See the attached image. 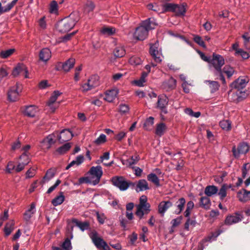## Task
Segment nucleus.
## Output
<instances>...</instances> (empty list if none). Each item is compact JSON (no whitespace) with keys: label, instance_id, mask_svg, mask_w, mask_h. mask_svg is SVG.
<instances>
[{"label":"nucleus","instance_id":"obj_51","mask_svg":"<svg viewBox=\"0 0 250 250\" xmlns=\"http://www.w3.org/2000/svg\"><path fill=\"white\" fill-rule=\"evenodd\" d=\"M193 41L196 43H197L199 45H200V46H201L204 48H206V46L205 44V42L200 36H199L198 35H193Z\"/></svg>","mask_w":250,"mask_h":250},{"label":"nucleus","instance_id":"obj_18","mask_svg":"<svg viewBox=\"0 0 250 250\" xmlns=\"http://www.w3.org/2000/svg\"><path fill=\"white\" fill-rule=\"evenodd\" d=\"M27 69L26 66L23 64H19L13 69L12 75L14 77H16L19 75H24L25 78H28L27 76Z\"/></svg>","mask_w":250,"mask_h":250},{"label":"nucleus","instance_id":"obj_61","mask_svg":"<svg viewBox=\"0 0 250 250\" xmlns=\"http://www.w3.org/2000/svg\"><path fill=\"white\" fill-rule=\"evenodd\" d=\"M15 168L16 167L14 163L12 162H9L7 166L6 172L8 173H11L12 172V170H15Z\"/></svg>","mask_w":250,"mask_h":250},{"label":"nucleus","instance_id":"obj_32","mask_svg":"<svg viewBox=\"0 0 250 250\" xmlns=\"http://www.w3.org/2000/svg\"><path fill=\"white\" fill-rule=\"evenodd\" d=\"M218 191V189L215 186H208L205 189V193L208 196H212L216 194Z\"/></svg>","mask_w":250,"mask_h":250},{"label":"nucleus","instance_id":"obj_22","mask_svg":"<svg viewBox=\"0 0 250 250\" xmlns=\"http://www.w3.org/2000/svg\"><path fill=\"white\" fill-rule=\"evenodd\" d=\"M237 197L241 202L246 203L250 200V191L243 189L238 192Z\"/></svg>","mask_w":250,"mask_h":250},{"label":"nucleus","instance_id":"obj_60","mask_svg":"<svg viewBox=\"0 0 250 250\" xmlns=\"http://www.w3.org/2000/svg\"><path fill=\"white\" fill-rule=\"evenodd\" d=\"M129 110V106L125 104H121L120 105L119 111L123 114L128 113Z\"/></svg>","mask_w":250,"mask_h":250},{"label":"nucleus","instance_id":"obj_33","mask_svg":"<svg viewBox=\"0 0 250 250\" xmlns=\"http://www.w3.org/2000/svg\"><path fill=\"white\" fill-rule=\"evenodd\" d=\"M197 223L195 218H187L184 225V229L185 230L189 231L190 229V226L192 228H194L196 226Z\"/></svg>","mask_w":250,"mask_h":250},{"label":"nucleus","instance_id":"obj_34","mask_svg":"<svg viewBox=\"0 0 250 250\" xmlns=\"http://www.w3.org/2000/svg\"><path fill=\"white\" fill-rule=\"evenodd\" d=\"M18 0H13L11 2L8 3L6 6L2 7L0 2V14L7 12L10 11L16 4Z\"/></svg>","mask_w":250,"mask_h":250},{"label":"nucleus","instance_id":"obj_5","mask_svg":"<svg viewBox=\"0 0 250 250\" xmlns=\"http://www.w3.org/2000/svg\"><path fill=\"white\" fill-rule=\"evenodd\" d=\"M172 12L177 16H184L186 12L185 6L183 4L179 5L173 3H166L163 5L162 13Z\"/></svg>","mask_w":250,"mask_h":250},{"label":"nucleus","instance_id":"obj_11","mask_svg":"<svg viewBox=\"0 0 250 250\" xmlns=\"http://www.w3.org/2000/svg\"><path fill=\"white\" fill-rule=\"evenodd\" d=\"M56 140L55 133L50 134L41 142V146L43 150L48 149L55 143Z\"/></svg>","mask_w":250,"mask_h":250},{"label":"nucleus","instance_id":"obj_31","mask_svg":"<svg viewBox=\"0 0 250 250\" xmlns=\"http://www.w3.org/2000/svg\"><path fill=\"white\" fill-rule=\"evenodd\" d=\"M55 175V170L54 169H49L46 172L45 175L42 178V183H45L52 179Z\"/></svg>","mask_w":250,"mask_h":250},{"label":"nucleus","instance_id":"obj_12","mask_svg":"<svg viewBox=\"0 0 250 250\" xmlns=\"http://www.w3.org/2000/svg\"><path fill=\"white\" fill-rule=\"evenodd\" d=\"M131 188L134 189L137 192L149 189L148 184L147 181L145 179L140 180L136 183L131 182Z\"/></svg>","mask_w":250,"mask_h":250},{"label":"nucleus","instance_id":"obj_46","mask_svg":"<svg viewBox=\"0 0 250 250\" xmlns=\"http://www.w3.org/2000/svg\"><path fill=\"white\" fill-rule=\"evenodd\" d=\"M115 32V29L112 27H103L101 30V33L105 36L113 35Z\"/></svg>","mask_w":250,"mask_h":250},{"label":"nucleus","instance_id":"obj_42","mask_svg":"<svg viewBox=\"0 0 250 250\" xmlns=\"http://www.w3.org/2000/svg\"><path fill=\"white\" fill-rule=\"evenodd\" d=\"M200 206L205 209L209 208L210 205V200L208 197H203L200 199Z\"/></svg>","mask_w":250,"mask_h":250},{"label":"nucleus","instance_id":"obj_49","mask_svg":"<svg viewBox=\"0 0 250 250\" xmlns=\"http://www.w3.org/2000/svg\"><path fill=\"white\" fill-rule=\"evenodd\" d=\"M154 118L149 117L147 118L144 124V127L146 130H150L152 129L154 124Z\"/></svg>","mask_w":250,"mask_h":250},{"label":"nucleus","instance_id":"obj_59","mask_svg":"<svg viewBox=\"0 0 250 250\" xmlns=\"http://www.w3.org/2000/svg\"><path fill=\"white\" fill-rule=\"evenodd\" d=\"M182 219L183 217L180 216L175 219H173L171 222L172 227L175 228L178 226L181 223Z\"/></svg>","mask_w":250,"mask_h":250},{"label":"nucleus","instance_id":"obj_36","mask_svg":"<svg viewBox=\"0 0 250 250\" xmlns=\"http://www.w3.org/2000/svg\"><path fill=\"white\" fill-rule=\"evenodd\" d=\"M14 222L11 220L8 222L5 225L4 229L5 234L6 236L9 235L14 229Z\"/></svg>","mask_w":250,"mask_h":250},{"label":"nucleus","instance_id":"obj_21","mask_svg":"<svg viewBox=\"0 0 250 250\" xmlns=\"http://www.w3.org/2000/svg\"><path fill=\"white\" fill-rule=\"evenodd\" d=\"M176 86V80L172 77L165 81L162 85L163 89L166 91H170L174 89Z\"/></svg>","mask_w":250,"mask_h":250},{"label":"nucleus","instance_id":"obj_14","mask_svg":"<svg viewBox=\"0 0 250 250\" xmlns=\"http://www.w3.org/2000/svg\"><path fill=\"white\" fill-rule=\"evenodd\" d=\"M147 197L145 195H143L140 198V202L139 205L137 206V210L135 213L136 215H139L141 217L143 214L142 213L141 209L143 208H146L149 210V208H150V204L147 202Z\"/></svg>","mask_w":250,"mask_h":250},{"label":"nucleus","instance_id":"obj_24","mask_svg":"<svg viewBox=\"0 0 250 250\" xmlns=\"http://www.w3.org/2000/svg\"><path fill=\"white\" fill-rule=\"evenodd\" d=\"M118 93L117 89L108 90L105 94L104 99L108 102H112L117 97Z\"/></svg>","mask_w":250,"mask_h":250},{"label":"nucleus","instance_id":"obj_17","mask_svg":"<svg viewBox=\"0 0 250 250\" xmlns=\"http://www.w3.org/2000/svg\"><path fill=\"white\" fill-rule=\"evenodd\" d=\"M159 43L156 42L154 44L151 45L149 50V53L156 62H160L162 61L161 59V53L158 50Z\"/></svg>","mask_w":250,"mask_h":250},{"label":"nucleus","instance_id":"obj_23","mask_svg":"<svg viewBox=\"0 0 250 250\" xmlns=\"http://www.w3.org/2000/svg\"><path fill=\"white\" fill-rule=\"evenodd\" d=\"M172 206V203L170 201H162L158 206V211L159 213L164 215L166 211Z\"/></svg>","mask_w":250,"mask_h":250},{"label":"nucleus","instance_id":"obj_28","mask_svg":"<svg viewBox=\"0 0 250 250\" xmlns=\"http://www.w3.org/2000/svg\"><path fill=\"white\" fill-rule=\"evenodd\" d=\"M35 204L34 203H32L30 205V208L24 213V219L26 221H29L32 216L35 213Z\"/></svg>","mask_w":250,"mask_h":250},{"label":"nucleus","instance_id":"obj_64","mask_svg":"<svg viewBox=\"0 0 250 250\" xmlns=\"http://www.w3.org/2000/svg\"><path fill=\"white\" fill-rule=\"evenodd\" d=\"M82 69V65H80L75 68V72L74 75V80L77 82L79 80V74L80 71Z\"/></svg>","mask_w":250,"mask_h":250},{"label":"nucleus","instance_id":"obj_48","mask_svg":"<svg viewBox=\"0 0 250 250\" xmlns=\"http://www.w3.org/2000/svg\"><path fill=\"white\" fill-rule=\"evenodd\" d=\"M223 73H225L228 78H230L234 74L235 71L233 67L229 65H225L222 69Z\"/></svg>","mask_w":250,"mask_h":250},{"label":"nucleus","instance_id":"obj_10","mask_svg":"<svg viewBox=\"0 0 250 250\" xmlns=\"http://www.w3.org/2000/svg\"><path fill=\"white\" fill-rule=\"evenodd\" d=\"M168 99L165 95L158 96L157 102V108L161 110V113L166 114L167 113V106L168 104Z\"/></svg>","mask_w":250,"mask_h":250},{"label":"nucleus","instance_id":"obj_54","mask_svg":"<svg viewBox=\"0 0 250 250\" xmlns=\"http://www.w3.org/2000/svg\"><path fill=\"white\" fill-rule=\"evenodd\" d=\"M106 142V136L102 134L100 136L94 141V143L97 145H100Z\"/></svg>","mask_w":250,"mask_h":250},{"label":"nucleus","instance_id":"obj_62","mask_svg":"<svg viewBox=\"0 0 250 250\" xmlns=\"http://www.w3.org/2000/svg\"><path fill=\"white\" fill-rule=\"evenodd\" d=\"M61 181L59 179H58L56 181L55 184L48 188V189L47 191V193H48V194L51 193L61 184Z\"/></svg>","mask_w":250,"mask_h":250},{"label":"nucleus","instance_id":"obj_45","mask_svg":"<svg viewBox=\"0 0 250 250\" xmlns=\"http://www.w3.org/2000/svg\"><path fill=\"white\" fill-rule=\"evenodd\" d=\"M220 127L224 130L229 131L231 128V122L228 120H224L220 122Z\"/></svg>","mask_w":250,"mask_h":250},{"label":"nucleus","instance_id":"obj_39","mask_svg":"<svg viewBox=\"0 0 250 250\" xmlns=\"http://www.w3.org/2000/svg\"><path fill=\"white\" fill-rule=\"evenodd\" d=\"M71 147V144L70 143H66L61 147H59L56 151L58 153V155H63L67 151L69 150Z\"/></svg>","mask_w":250,"mask_h":250},{"label":"nucleus","instance_id":"obj_43","mask_svg":"<svg viewBox=\"0 0 250 250\" xmlns=\"http://www.w3.org/2000/svg\"><path fill=\"white\" fill-rule=\"evenodd\" d=\"M147 178L149 181L153 183L157 187L160 186L159 179L155 174L151 173L147 175Z\"/></svg>","mask_w":250,"mask_h":250},{"label":"nucleus","instance_id":"obj_47","mask_svg":"<svg viewBox=\"0 0 250 250\" xmlns=\"http://www.w3.org/2000/svg\"><path fill=\"white\" fill-rule=\"evenodd\" d=\"M233 96L235 98L234 100H235L236 102H239L246 98L247 94L244 91H239L233 93Z\"/></svg>","mask_w":250,"mask_h":250},{"label":"nucleus","instance_id":"obj_27","mask_svg":"<svg viewBox=\"0 0 250 250\" xmlns=\"http://www.w3.org/2000/svg\"><path fill=\"white\" fill-rule=\"evenodd\" d=\"M185 204V199L183 197L180 198L176 203V209L174 211V213L177 215L180 214L184 209Z\"/></svg>","mask_w":250,"mask_h":250},{"label":"nucleus","instance_id":"obj_20","mask_svg":"<svg viewBox=\"0 0 250 250\" xmlns=\"http://www.w3.org/2000/svg\"><path fill=\"white\" fill-rule=\"evenodd\" d=\"M249 150V146L247 144L243 143L240 144L237 147V152L235 148L234 147L232 149V151L234 156H236L238 155H244Z\"/></svg>","mask_w":250,"mask_h":250},{"label":"nucleus","instance_id":"obj_44","mask_svg":"<svg viewBox=\"0 0 250 250\" xmlns=\"http://www.w3.org/2000/svg\"><path fill=\"white\" fill-rule=\"evenodd\" d=\"M60 195L56 197L52 201V204L54 206H57L62 204L64 200V196L63 195L62 192L60 193Z\"/></svg>","mask_w":250,"mask_h":250},{"label":"nucleus","instance_id":"obj_3","mask_svg":"<svg viewBox=\"0 0 250 250\" xmlns=\"http://www.w3.org/2000/svg\"><path fill=\"white\" fill-rule=\"evenodd\" d=\"M225 64V60L223 56L219 54L213 53L212 58L209 63L210 69L214 68L213 73L215 76H219L220 79L223 84H226L225 77L223 75L222 67Z\"/></svg>","mask_w":250,"mask_h":250},{"label":"nucleus","instance_id":"obj_57","mask_svg":"<svg viewBox=\"0 0 250 250\" xmlns=\"http://www.w3.org/2000/svg\"><path fill=\"white\" fill-rule=\"evenodd\" d=\"M242 38L244 39V45L245 46V47L246 48H250L249 46H248V44L250 42V37L249 36V34L248 33H245L244 34H243L242 36Z\"/></svg>","mask_w":250,"mask_h":250},{"label":"nucleus","instance_id":"obj_1","mask_svg":"<svg viewBox=\"0 0 250 250\" xmlns=\"http://www.w3.org/2000/svg\"><path fill=\"white\" fill-rule=\"evenodd\" d=\"M156 25L150 18L142 21L140 25L136 28L133 34L134 38L139 41L145 40L148 36V31L154 29Z\"/></svg>","mask_w":250,"mask_h":250},{"label":"nucleus","instance_id":"obj_53","mask_svg":"<svg viewBox=\"0 0 250 250\" xmlns=\"http://www.w3.org/2000/svg\"><path fill=\"white\" fill-rule=\"evenodd\" d=\"M235 55L237 56H241L244 59H247L250 57L249 53L242 49L237 50V52L235 53Z\"/></svg>","mask_w":250,"mask_h":250},{"label":"nucleus","instance_id":"obj_55","mask_svg":"<svg viewBox=\"0 0 250 250\" xmlns=\"http://www.w3.org/2000/svg\"><path fill=\"white\" fill-rule=\"evenodd\" d=\"M58 11V3L56 1L53 0L50 4L49 12L51 13H55Z\"/></svg>","mask_w":250,"mask_h":250},{"label":"nucleus","instance_id":"obj_7","mask_svg":"<svg viewBox=\"0 0 250 250\" xmlns=\"http://www.w3.org/2000/svg\"><path fill=\"white\" fill-rule=\"evenodd\" d=\"M89 237L93 244L98 249H103L104 250H110V248L107 243L98 236V233L95 230H93L90 233Z\"/></svg>","mask_w":250,"mask_h":250},{"label":"nucleus","instance_id":"obj_16","mask_svg":"<svg viewBox=\"0 0 250 250\" xmlns=\"http://www.w3.org/2000/svg\"><path fill=\"white\" fill-rule=\"evenodd\" d=\"M248 82L249 79L247 77H240L231 83V86L240 90L244 88Z\"/></svg>","mask_w":250,"mask_h":250},{"label":"nucleus","instance_id":"obj_29","mask_svg":"<svg viewBox=\"0 0 250 250\" xmlns=\"http://www.w3.org/2000/svg\"><path fill=\"white\" fill-rule=\"evenodd\" d=\"M125 159H122L121 161L124 165L126 167H132L139 160L138 157H125Z\"/></svg>","mask_w":250,"mask_h":250},{"label":"nucleus","instance_id":"obj_8","mask_svg":"<svg viewBox=\"0 0 250 250\" xmlns=\"http://www.w3.org/2000/svg\"><path fill=\"white\" fill-rule=\"evenodd\" d=\"M22 90L21 85L19 83L11 87L7 93L8 100L11 102H14L19 99L20 94Z\"/></svg>","mask_w":250,"mask_h":250},{"label":"nucleus","instance_id":"obj_4","mask_svg":"<svg viewBox=\"0 0 250 250\" xmlns=\"http://www.w3.org/2000/svg\"><path fill=\"white\" fill-rule=\"evenodd\" d=\"M78 14L71 13L69 16L59 21L56 25L57 30L61 33H65L73 28L78 21Z\"/></svg>","mask_w":250,"mask_h":250},{"label":"nucleus","instance_id":"obj_9","mask_svg":"<svg viewBox=\"0 0 250 250\" xmlns=\"http://www.w3.org/2000/svg\"><path fill=\"white\" fill-rule=\"evenodd\" d=\"M100 85L99 77L98 75L91 76L86 83L82 85V91L86 92Z\"/></svg>","mask_w":250,"mask_h":250},{"label":"nucleus","instance_id":"obj_56","mask_svg":"<svg viewBox=\"0 0 250 250\" xmlns=\"http://www.w3.org/2000/svg\"><path fill=\"white\" fill-rule=\"evenodd\" d=\"M30 148L31 146L29 145H27L23 147L21 149V151L22 152L21 156H28L30 155L29 152Z\"/></svg>","mask_w":250,"mask_h":250},{"label":"nucleus","instance_id":"obj_63","mask_svg":"<svg viewBox=\"0 0 250 250\" xmlns=\"http://www.w3.org/2000/svg\"><path fill=\"white\" fill-rule=\"evenodd\" d=\"M250 164H249V163H247V164H245L243 167V169H242V176L244 178L246 177L247 173H248V170L250 169Z\"/></svg>","mask_w":250,"mask_h":250},{"label":"nucleus","instance_id":"obj_30","mask_svg":"<svg viewBox=\"0 0 250 250\" xmlns=\"http://www.w3.org/2000/svg\"><path fill=\"white\" fill-rule=\"evenodd\" d=\"M38 111L37 107L34 105H30L26 107L24 110V114L30 117H33L35 116Z\"/></svg>","mask_w":250,"mask_h":250},{"label":"nucleus","instance_id":"obj_15","mask_svg":"<svg viewBox=\"0 0 250 250\" xmlns=\"http://www.w3.org/2000/svg\"><path fill=\"white\" fill-rule=\"evenodd\" d=\"M55 134L56 137H58V140L61 143L70 140L74 136L72 131L68 129L62 130L60 132V135H58L57 133Z\"/></svg>","mask_w":250,"mask_h":250},{"label":"nucleus","instance_id":"obj_35","mask_svg":"<svg viewBox=\"0 0 250 250\" xmlns=\"http://www.w3.org/2000/svg\"><path fill=\"white\" fill-rule=\"evenodd\" d=\"M73 222L75 223L76 225L83 231L89 229V224L87 222H81L76 219H74L73 220Z\"/></svg>","mask_w":250,"mask_h":250},{"label":"nucleus","instance_id":"obj_40","mask_svg":"<svg viewBox=\"0 0 250 250\" xmlns=\"http://www.w3.org/2000/svg\"><path fill=\"white\" fill-rule=\"evenodd\" d=\"M15 52L14 48L1 50L0 52V57L2 59H6L11 56Z\"/></svg>","mask_w":250,"mask_h":250},{"label":"nucleus","instance_id":"obj_6","mask_svg":"<svg viewBox=\"0 0 250 250\" xmlns=\"http://www.w3.org/2000/svg\"><path fill=\"white\" fill-rule=\"evenodd\" d=\"M111 181L113 185L121 191L126 190L129 187H131V182L126 180L123 176H114L112 178Z\"/></svg>","mask_w":250,"mask_h":250},{"label":"nucleus","instance_id":"obj_50","mask_svg":"<svg viewBox=\"0 0 250 250\" xmlns=\"http://www.w3.org/2000/svg\"><path fill=\"white\" fill-rule=\"evenodd\" d=\"M83 157H77L75 160L72 161L66 167V169H68L70 167L76 165L79 166L82 164L83 161Z\"/></svg>","mask_w":250,"mask_h":250},{"label":"nucleus","instance_id":"obj_52","mask_svg":"<svg viewBox=\"0 0 250 250\" xmlns=\"http://www.w3.org/2000/svg\"><path fill=\"white\" fill-rule=\"evenodd\" d=\"M227 190L226 186L223 185L218 193L221 200H223L226 197Z\"/></svg>","mask_w":250,"mask_h":250},{"label":"nucleus","instance_id":"obj_38","mask_svg":"<svg viewBox=\"0 0 250 250\" xmlns=\"http://www.w3.org/2000/svg\"><path fill=\"white\" fill-rule=\"evenodd\" d=\"M166 130V126L164 123H161L157 125L155 133L157 135L162 136Z\"/></svg>","mask_w":250,"mask_h":250},{"label":"nucleus","instance_id":"obj_19","mask_svg":"<svg viewBox=\"0 0 250 250\" xmlns=\"http://www.w3.org/2000/svg\"><path fill=\"white\" fill-rule=\"evenodd\" d=\"M242 216L241 214L236 213L233 215H229L225 219V223L228 225H231L239 222L242 220Z\"/></svg>","mask_w":250,"mask_h":250},{"label":"nucleus","instance_id":"obj_26","mask_svg":"<svg viewBox=\"0 0 250 250\" xmlns=\"http://www.w3.org/2000/svg\"><path fill=\"white\" fill-rule=\"evenodd\" d=\"M75 63V59L74 58H71L62 64V69L65 72H68L74 67Z\"/></svg>","mask_w":250,"mask_h":250},{"label":"nucleus","instance_id":"obj_25","mask_svg":"<svg viewBox=\"0 0 250 250\" xmlns=\"http://www.w3.org/2000/svg\"><path fill=\"white\" fill-rule=\"evenodd\" d=\"M51 56L50 50L47 48L42 49L39 53L40 60L42 62L48 61Z\"/></svg>","mask_w":250,"mask_h":250},{"label":"nucleus","instance_id":"obj_13","mask_svg":"<svg viewBox=\"0 0 250 250\" xmlns=\"http://www.w3.org/2000/svg\"><path fill=\"white\" fill-rule=\"evenodd\" d=\"M60 95L61 93L59 91H54L47 103V105L50 107L52 112H54L59 106V103L56 102Z\"/></svg>","mask_w":250,"mask_h":250},{"label":"nucleus","instance_id":"obj_37","mask_svg":"<svg viewBox=\"0 0 250 250\" xmlns=\"http://www.w3.org/2000/svg\"><path fill=\"white\" fill-rule=\"evenodd\" d=\"M113 53L116 57L120 58L123 57L125 55V51L123 46H117L114 49Z\"/></svg>","mask_w":250,"mask_h":250},{"label":"nucleus","instance_id":"obj_41","mask_svg":"<svg viewBox=\"0 0 250 250\" xmlns=\"http://www.w3.org/2000/svg\"><path fill=\"white\" fill-rule=\"evenodd\" d=\"M205 83H208L211 92H214L218 90L220 86L219 83L216 81L208 80L206 81Z\"/></svg>","mask_w":250,"mask_h":250},{"label":"nucleus","instance_id":"obj_2","mask_svg":"<svg viewBox=\"0 0 250 250\" xmlns=\"http://www.w3.org/2000/svg\"><path fill=\"white\" fill-rule=\"evenodd\" d=\"M103 174V172L101 166L92 167L87 172V176L83 177L79 179V183L80 184L84 183H89L93 186H95L100 182Z\"/></svg>","mask_w":250,"mask_h":250},{"label":"nucleus","instance_id":"obj_58","mask_svg":"<svg viewBox=\"0 0 250 250\" xmlns=\"http://www.w3.org/2000/svg\"><path fill=\"white\" fill-rule=\"evenodd\" d=\"M62 247L63 249L66 250H70L72 249L71 242L68 238L66 239L63 242Z\"/></svg>","mask_w":250,"mask_h":250}]
</instances>
